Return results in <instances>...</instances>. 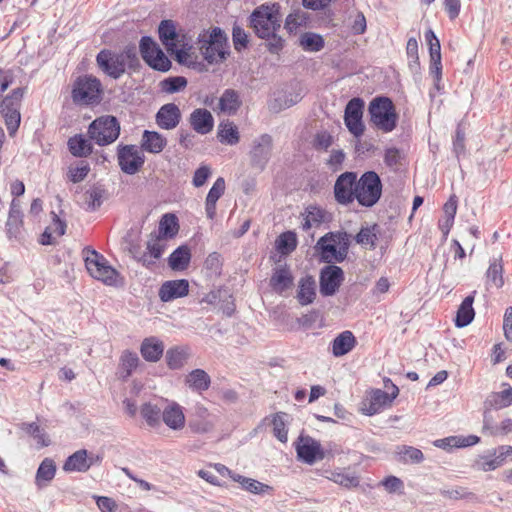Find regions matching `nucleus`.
<instances>
[{
    "mask_svg": "<svg viewBox=\"0 0 512 512\" xmlns=\"http://www.w3.org/2000/svg\"><path fill=\"white\" fill-rule=\"evenodd\" d=\"M504 285L503 265L501 256L494 258L486 272V287L501 288Z\"/></svg>",
    "mask_w": 512,
    "mask_h": 512,
    "instance_id": "36",
    "label": "nucleus"
},
{
    "mask_svg": "<svg viewBox=\"0 0 512 512\" xmlns=\"http://www.w3.org/2000/svg\"><path fill=\"white\" fill-rule=\"evenodd\" d=\"M90 141L82 134L75 135L68 140L69 151L76 157H87L93 149Z\"/></svg>",
    "mask_w": 512,
    "mask_h": 512,
    "instance_id": "40",
    "label": "nucleus"
},
{
    "mask_svg": "<svg viewBox=\"0 0 512 512\" xmlns=\"http://www.w3.org/2000/svg\"><path fill=\"white\" fill-rule=\"evenodd\" d=\"M363 109L364 101L361 98L351 99L345 108V125L355 137H360L364 133Z\"/></svg>",
    "mask_w": 512,
    "mask_h": 512,
    "instance_id": "17",
    "label": "nucleus"
},
{
    "mask_svg": "<svg viewBox=\"0 0 512 512\" xmlns=\"http://www.w3.org/2000/svg\"><path fill=\"white\" fill-rule=\"evenodd\" d=\"M178 229L177 217L174 214L167 213L162 216L159 222L158 236L164 239L172 238L178 233Z\"/></svg>",
    "mask_w": 512,
    "mask_h": 512,
    "instance_id": "44",
    "label": "nucleus"
},
{
    "mask_svg": "<svg viewBox=\"0 0 512 512\" xmlns=\"http://www.w3.org/2000/svg\"><path fill=\"white\" fill-rule=\"evenodd\" d=\"M189 292V282L185 279L164 282L159 289V297L163 302H169L184 297Z\"/></svg>",
    "mask_w": 512,
    "mask_h": 512,
    "instance_id": "22",
    "label": "nucleus"
},
{
    "mask_svg": "<svg viewBox=\"0 0 512 512\" xmlns=\"http://www.w3.org/2000/svg\"><path fill=\"white\" fill-rule=\"evenodd\" d=\"M139 366V358L137 354H124L118 368V375L122 379L128 378L133 370Z\"/></svg>",
    "mask_w": 512,
    "mask_h": 512,
    "instance_id": "52",
    "label": "nucleus"
},
{
    "mask_svg": "<svg viewBox=\"0 0 512 512\" xmlns=\"http://www.w3.org/2000/svg\"><path fill=\"white\" fill-rule=\"evenodd\" d=\"M309 20L310 17L307 12L297 9L287 16L284 28L290 34L296 33L299 28L306 27Z\"/></svg>",
    "mask_w": 512,
    "mask_h": 512,
    "instance_id": "43",
    "label": "nucleus"
},
{
    "mask_svg": "<svg viewBox=\"0 0 512 512\" xmlns=\"http://www.w3.org/2000/svg\"><path fill=\"white\" fill-rule=\"evenodd\" d=\"M162 411L160 407L150 402L145 403L141 407V415L146 423L151 427H156L160 424L162 417Z\"/></svg>",
    "mask_w": 512,
    "mask_h": 512,
    "instance_id": "50",
    "label": "nucleus"
},
{
    "mask_svg": "<svg viewBox=\"0 0 512 512\" xmlns=\"http://www.w3.org/2000/svg\"><path fill=\"white\" fill-rule=\"evenodd\" d=\"M426 41L429 44V52L432 64H439L441 60V46L438 38L432 30L425 33Z\"/></svg>",
    "mask_w": 512,
    "mask_h": 512,
    "instance_id": "58",
    "label": "nucleus"
},
{
    "mask_svg": "<svg viewBox=\"0 0 512 512\" xmlns=\"http://www.w3.org/2000/svg\"><path fill=\"white\" fill-rule=\"evenodd\" d=\"M6 230L9 238L18 239L22 232V215L15 200L12 201L8 220L6 222Z\"/></svg>",
    "mask_w": 512,
    "mask_h": 512,
    "instance_id": "37",
    "label": "nucleus"
},
{
    "mask_svg": "<svg viewBox=\"0 0 512 512\" xmlns=\"http://www.w3.org/2000/svg\"><path fill=\"white\" fill-rule=\"evenodd\" d=\"M326 240H332V242L336 243L339 248H345L346 255L348 254L350 235L347 232H329L321 237V242H325Z\"/></svg>",
    "mask_w": 512,
    "mask_h": 512,
    "instance_id": "60",
    "label": "nucleus"
},
{
    "mask_svg": "<svg viewBox=\"0 0 512 512\" xmlns=\"http://www.w3.org/2000/svg\"><path fill=\"white\" fill-rule=\"evenodd\" d=\"M273 140L269 134H262L255 138L250 150V159L253 167L263 170L270 160Z\"/></svg>",
    "mask_w": 512,
    "mask_h": 512,
    "instance_id": "15",
    "label": "nucleus"
},
{
    "mask_svg": "<svg viewBox=\"0 0 512 512\" xmlns=\"http://www.w3.org/2000/svg\"><path fill=\"white\" fill-rule=\"evenodd\" d=\"M382 195V182L374 171H367L361 175L356 184V200L361 206H374Z\"/></svg>",
    "mask_w": 512,
    "mask_h": 512,
    "instance_id": "5",
    "label": "nucleus"
},
{
    "mask_svg": "<svg viewBox=\"0 0 512 512\" xmlns=\"http://www.w3.org/2000/svg\"><path fill=\"white\" fill-rule=\"evenodd\" d=\"M232 39L234 48L237 51H241L242 49L247 47L248 44V35L245 30L240 26H234L232 31Z\"/></svg>",
    "mask_w": 512,
    "mask_h": 512,
    "instance_id": "63",
    "label": "nucleus"
},
{
    "mask_svg": "<svg viewBox=\"0 0 512 512\" xmlns=\"http://www.w3.org/2000/svg\"><path fill=\"white\" fill-rule=\"evenodd\" d=\"M190 124L197 133L205 135L212 131L214 118L207 109L198 108L190 114Z\"/></svg>",
    "mask_w": 512,
    "mask_h": 512,
    "instance_id": "23",
    "label": "nucleus"
},
{
    "mask_svg": "<svg viewBox=\"0 0 512 512\" xmlns=\"http://www.w3.org/2000/svg\"><path fill=\"white\" fill-rule=\"evenodd\" d=\"M117 158L120 169L128 174H136L144 165L145 156L135 145H119Z\"/></svg>",
    "mask_w": 512,
    "mask_h": 512,
    "instance_id": "13",
    "label": "nucleus"
},
{
    "mask_svg": "<svg viewBox=\"0 0 512 512\" xmlns=\"http://www.w3.org/2000/svg\"><path fill=\"white\" fill-rule=\"evenodd\" d=\"M357 340L349 330L341 332L332 342V352H350L356 346Z\"/></svg>",
    "mask_w": 512,
    "mask_h": 512,
    "instance_id": "45",
    "label": "nucleus"
},
{
    "mask_svg": "<svg viewBox=\"0 0 512 512\" xmlns=\"http://www.w3.org/2000/svg\"><path fill=\"white\" fill-rule=\"evenodd\" d=\"M90 172V165L86 161H79L68 168L67 177L73 183L83 181Z\"/></svg>",
    "mask_w": 512,
    "mask_h": 512,
    "instance_id": "54",
    "label": "nucleus"
},
{
    "mask_svg": "<svg viewBox=\"0 0 512 512\" xmlns=\"http://www.w3.org/2000/svg\"><path fill=\"white\" fill-rule=\"evenodd\" d=\"M502 465L500 458H498V452H496V448H494L484 455H479L475 459L473 467L477 470L488 472L494 471Z\"/></svg>",
    "mask_w": 512,
    "mask_h": 512,
    "instance_id": "38",
    "label": "nucleus"
},
{
    "mask_svg": "<svg viewBox=\"0 0 512 512\" xmlns=\"http://www.w3.org/2000/svg\"><path fill=\"white\" fill-rule=\"evenodd\" d=\"M512 405L510 385L503 384V390L491 392L484 401L485 411L495 409L500 410Z\"/></svg>",
    "mask_w": 512,
    "mask_h": 512,
    "instance_id": "26",
    "label": "nucleus"
},
{
    "mask_svg": "<svg viewBox=\"0 0 512 512\" xmlns=\"http://www.w3.org/2000/svg\"><path fill=\"white\" fill-rule=\"evenodd\" d=\"M344 281L342 268L336 265H327L320 271V293L323 296H333Z\"/></svg>",
    "mask_w": 512,
    "mask_h": 512,
    "instance_id": "14",
    "label": "nucleus"
},
{
    "mask_svg": "<svg viewBox=\"0 0 512 512\" xmlns=\"http://www.w3.org/2000/svg\"><path fill=\"white\" fill-rule=\"evenodd\" d=\"M87 134L99 146L112 144L120 135L119 121L112 115L97 117L90 123Z\"/></svg>",
    "mask_w": 512,
    "mask_h": 512,
    "instance_id": "4",
    "label": "nucleus"
},
{
    "mask_svg": "<svg viewBox=\"0 0 512 512\" xmlns=\"http://www.w3.org/2000/svg\"><path fill=\"white\" fill-rule=\"evenodd\" d=\"M296 452L298 458L309 465L314 464L318 460H323L325 457L320 442L309 436L299 437Z\"/></svg>",
    "mask_w": 512,
    "mask_h": 512,
    "instance_id": "18",
    "label": "nucleus"
},
{
    "mask_svg": "<svg viewBox=\"0 0 512 512\" xmlns=\"http://www.w3.org/2000/svg\"><path fill=\"white\" fill-rule=\"evenodd\" d=\"M391 388L392 392H384L381 389H372L369 392V396L362 402V413L372 416L379 413L385 406H390L399 394V389L395 384H391Z\"/></svg>",
    "mask_w": 512,
    "mask_h": 512,
    "instance_id": "12",
    "label": "nucleus"
},
{
    "mask_svg": "<svg viewBox=\"0 0 512 512\" xmlns=\"http://www.w3.org/2000/svg\"><path fill=\"white\" fill-rule=\"evenodd\" d=\"M163 422L172 430H181L185 425V415L182 407L176 402H170L162 411Z\"/></svg>",
    "mask_w": 512,
    "mask_h": 512,
    "instance_id": "24",
    "label": "nucleus"
},
{
    "mask_svg": "<svg viewBox=\"0 0 512 512\" xmlns=\"http://www.w3.org/2000/svg\"><path fill=\"white\" fill-rule=\"evenodd\" d=\"M482 433L492 437L506 436L512 433V419L505 418L499 424H493L492 417L484 411Z\"/></svg>",
    "mask_w": 512,
    "mask_h": 512,
    "instance_id": "25",
    "label": "nucleus"
},
{
    "mask_svg": "<svg viewBox=\"0 0 512 512\" xmlns=\"http://www.w3.org/2000/svg\"><path fill=\"white\" fill-rule=\"evenodd\" d=\"M317 247L320 250L321 259L325 263L343 262L346 259L345 248H338L337 244L332 240L321 242V238L317 242Z\"/></svg>",
    "mask_w": 512,
    "mask_h": 512,
    "instance_id": "28",
    "label": "nucleus"
},
{
    "mask_svg": "<svg viewBox=\"0 0 512 512\" xmlns=\"http://www.w3.org/2000/svg\"><path fill=\"white\" fill-rule=\"evenodd\" d=\"M182 118L179 107L174 103L164 104L156 114L157 125L165 130H172L178 126Z\"/></svg>",
    "mask_w": 512,
    "mask_h": 512,
    "instance_id": "21",
    "label": "nucleus"
},
{
    "mask_svg": "<svg viewBox=\"0 0 512 512\" xmlns=\"http://www.w3.org/2000/svg\"><path fill=\"white\" fill-rule=\"evenodd\" d=\"M102 95L101 82L93 76L79 78L73 88L72 98L78 104L99 103Z\"/></svg>",
    "mask_w": 512,
    "mask_h": 512,
    "instance_id": "11",
    "label": "nucleus"
},
{
    "mask_svg": "<svg viewBox=\"0 0 512 512\" xmlns=\"http://www.w3.org/2000/svg\"><path fill=\"white\" fill-rule=\"evenodd\" d=\"M357 175L354 172L341 174L334 185V196L336 201L342 205H348L356 199Z\"/></svg>",
    "mask_w": 512,
    "mask_h": 512,
    "instance_id": "16",
    "label": "nucleus"
},
{
    "mask_svg": "<svg viewBox=\"0 0 512 512\" xmlns=\"http://www.w3.org/2000/svg\"><path fill=\"white\" fill-rule=\"evenodd\" d=\"M368 110L371 122L377 129L388 133L396 128L398 115L390 98L384 96L374 98L370 102Z\"/></svg>",
    "mask_w": 512,
    "mask_h": 512,
    "instance_id": "3",
    "label": "nucleus"
},
{
    "mask_svg": "<svg viewBox=\"0 0 512 512\" xmlns=\"http://www.w3.org/2000/svg\"><path fill=\"white\" fill-rule=\"evenodd\" d=\"M85 265L89 274L106 285L116 284L118 272L108 264L103 255L86 249Z\"/></svg>",
    "mask_w": 512,
    "mask_h": 512,
    "instance_id": "9",
    "label": "nucleus"
},
{
    "mask_svg": "<svg viewBox=\"0 0 512 512\" xmlns=\"http://www.w3.org/2000/svg\"><path fill=\"white\" fill-rule=\"evenodd\" d=\"M140 52L142 58H150L153 53L160 50L158 44L152 38L144 36L140 40Z\"/></svg>",
    "mask_w": 512,
    "mask_h": 512,
    "instance_id": "64",
    "label": "nucleus"
},
{
    "mask_svg": "<svg viewBox=\"0 0 512 512\" xmlns=\"http://www.w3.org/2000/svg\"><path fill=\"white\" fill-rule=\"evenodd\" d=\"M165 240L166 239L158 235H150V239L148 240L146 246V250L149 252L150 258L160 259L166 247Z\"/></svg>",
    "mask_w": 512,
    "mask_h": 512,
    "instance_id": "56",
    "label": "nucleus"
},
{
    "mask_svg": "<svg viewBox=\"0 0 512 512\" xmlns=\"http://www.w3.org/2000/svg\"><path fill=\"white\" fill-rule=\"evenodd\" d=\"M217 137L221 143L235 145L239 142V132L231 121L221 122L218 127Z\"/></svg>",
    "mask_w": 512,
    "mask_h": 512,
    "instance_id": "42",
    "label": "nucleus"
},
{
    "mask_svg": "<svg viewBox=\"0 0 512 512\" xmlns=\"http://www.w3.org/2000/svg\"><path fill=\"white\" fill-rule=\"evenodd\" d=\"M299 43L303 50L310 52H318L324 47L323 37L312 32L302 34Z\"/></svg>",
    "mask_w": 512,
    "mask_h": 512,
    "instance_id": "48",
    "label": "nucleus"
},
{
    "mask_svg": "<svg viewBox=\"0 0 512 512\" xmlns=\"http://www.w3.org/2000/svg\"><path fill=\"white\" fill-rule=\"evenodd\" d=\"M293 284V276L286 264L278 265L270 279V285L274 291L282 293Z\"/></svg>",
    "mask_w": 512,
    "mask_h": 512,
    "instance_id": "29",
    "label": "nucleus"
},
{
    "mask_svg": "<svg viewBox=\"0 0 512 512\" xmlns=\"http://www.w3.org/2000/svg\"><path fill=\"white\" fill-rule=\"evenodd\" d=\"M251 25L258 37H270L280 28L278 10L274 5L257 8L251 15Z\"/></svg>",
    "mask_w": 512,
    "mask_h": 512,
    "instance_id": "7",
    "label": "nucleus"
},
{
    "mask_svg": "<svg viewBox=\"0 0 512 512\" xmlns=\"http://www.w3.org/2000/svg\"><path fill=\"white\" fill-rule=\"evenodd\" d=\"M315 280L311 276H306L299 281L297 298L301 305H308L315 298Z\"/></svg>",
    "mask_w": 512,
    "mask_h": 512,
    "instance_id": "41",
    "label": "nucleus"
},
{
    "mask_svg": "<svg viewBox=\"0 0 512 512\" xmlns=\"http://www.w3.org/2000/svg\"><path fill=\"white\" fill-rule=\"evenodd\" d=\"M166 145L167 140L162 134L149 130H145L143 132L141 139V147L143 150L149 153L158 154L164 150Z\"/></svg>",
    "mask_w": 512,
    "mask_h": 512,
    "instance_id": "30",
    "label": "nucleus"
},
{
    "mask_svg": "<svg viewBox=\"0 0 512 512\" xmlns=\"http://www.w3.org/2000/svg\"><path fill=\"white\" fill-rule=\"evenodd\" d=\"M190 250L186 246L178 247L169 257V265L173 270H184L189 265Z\"/></svg>",
    "mask_w": 512,
    "mask_h": 512,
    "instance_id": "47",
    "label": "nucleus"
},
{
    "mask_svg": "<svg viewBox=\"0 0 512 512\" xmlns=\"http://www.w3.org/2000/svg\"><path fill=\"white\" fill-rule=\"evenodd\" d=\"M398 454L404 462L421 463L424 460L422 451L412 446H402L399 448Z\"/></svg>",
    "mask_w": 512,
    "mask_h": 512,
    "instance_id": "59",
    "label": "nucleus"
},
{
    "mask_svg": "<svg viewBox=\"0 0 512 512\" xmlns=\"http://www.w3.org/2000/svg\"><path fill=\"white\" fill-rule=\"evenodd\" d=\"M105 190L98 185L92 186L85 192V204L90 211L97 210L102 205Z\"/></svg>",
    "mask_w": 512,
    "mask_h": 512,
    "instance_id": "51",
    "label": "nucleus"
},
{
    "mask_svg": "<svg viewBox=\"0 0 512 512\" xmlns=\"http://www.w3.org/2000/svg\"><path fill=\"white\" fill-rule=\"evenodd\" d=\"M217 418L202 404H196L189 420V427L196 433L211 432Z\"/></svg>",
    "mask_w": 512,
    "mask_h": 512,
    "instance_id": "19",
    "label": "nucleus"
},
{
    "mask_svg": "<svg viewBox=\"0 0 512 512\" xmlns=\"http://www.w3.org/2000/svg\"><path fill=\"white\" fill-rule=\"evenodd\" d=\"M197 39L199 50L208 63H217L226 58L227 36L219 27L202 31Z\"/></svg>",
    "mask_w": 512,
    "mask_h": 512,
    "instance_id": "1",
    "label": "nucleus"
},
{
    "mask_svg": "<svg viewBox=\"0 0 512 512\" xmlns=\"http://www.w3.org/2000/svg\"><path fill=\"white\" fill-rule=\"evenodd\" d=\"M158 33L167 51L178 47L180 40L189 38L186 34L177 31L176 24L173 20H162L158 27Z\"/></svg>",
    "mask_w": 512,
    "mask_h": 512,
    "instance_id": "20",
    "label": "nucleus"
},
{
    "mask_svg": "<svg viewBox=\"0 0 512 512\" xmlns=\"http://www.w3.org/2000/svg\"><path fill=\"white\" fill-rule=\"evenodd\" d=\"M327 478L345 488H353L359 485V478L357 476L344 471H332Z\"/></svg>",
    "mask_w": 512,
    "mask_h": 512,
    "instance_id": "53",
    "label": "nucleus"
},
{
    "mask_svg": "<svg viewBox=\"0 0 512 512\" xmlns=\"http://www.w3.org/2000/svg\"><path fill=\"white\" fill-rule=\"evenodd\" d=\"M187 86V79L182 76L169 77L160 82L161 91L172 94L183 90Z\"/></svg>",
    "mask_w": 512,
    "mask_h": 512,
    "instance_id": "55",
    "label": "nucleus"
},
{
    "mask_svg": "<svg viewBox=\"0 0 512 512\" xmlns=\"http://www.w3.org/2000/svg\"><path fill=\"white\" fill-rule=\"evenodd\" d=\"M193 46L191 44V38L182 39L173 50H168L171 55L175 56V60L183 65L192 66L195 64L196 56L193 53Z\"/></svg>",
    "mask_w": 512,
    "mask_h": 512,
    "instance_id": "32",
    "label": "nucleus"
},
{
    "mask_svg": "<svg viewBox=\"0 0 512 512\" xmlns=\"http://www.w3.org/2000/svg\"><path fill=\"white\" fill-rule=\"evenodd\" d=\"M242 105L240 94L234 89H226L219 99V108L228 115H234Z\"/></svg>",
    "mask_w": 512,
    "mask_h": 512,
    "instance_id": "34",
    "label": "nucleus"
},
{
    "mask_svg": "<svg viewBox=\"0 0 512 512\" xmlns=\"http://www.w3.org/2000/svg\"><path fill=\"white\" fill-rule=\"evenodd\" d=\"M91 467V461L88 459V451L80 449L70 455L63 465L66 472H87Z\"/></svg>",
    "mask_w": 512,
    "mask_h": 512,
    "instance_id": "27",
    "label": "nucleus"
},
{
    "mask_svg": "<svg viewBox=\"0 0 512 512\" xmlns=\"http://www.w3.org/2000/svg\"><path fill=\"white\" fill-rule=\"evenodd\" d=\"M475 294L476 291H473L472 294L464 298V300L460 304L455 319V324L457 327H465L468 324H470L474 319L475 311L473 308V302Z\"/></svg>",
    "mask_w": 512,
    "mask_h": 512,
    "instance_id": "33",
    "label": "nucleus"
},
{
    "mask_svg": "<svg viewBox=\"0 0 512 512\" xmlns=\"http://www.w3.org/2000/svg\"><path fill=\"white\" fill-rule=\"evenodd\" d=\"M85 265L89 274L106 285L116 284L118 272L108 264L103 255L86 249Z\"/></svg>",
    "mask_w": 512,
    "mask_h": 512,
    "instance_id": "8",
    "label": "nucleus"
},
{
    "mask_svg": "<svg viewBox=\"0 0 512 512\" xmlns=\"http://www.w3.org/2000/svg\"><path fill=\"white\" fill-rule=\"evenodd\" d=\"M85 265L89 274L106 285L116 284L118 272L108 264L103 255L86 249Z\"/></svg>",
    "mask_w": 512,
    "mask_h": 512,
    "instance_id": "10",
    "label": "nucleus"
},
{
    "mask_svg": "<svg viewBox=\"0 0 512 512\" xmlns=\"http://www.w3.org/2000/svg\"><path fill=\"white\" fill-rule=\"evenodd\" d=\"M186 384L192 390L202 393L210 387L211 378L204 370L195 369L187 375Z\"/></svg>",
    "mask_w": 512,
    "mask_h": 512,
    "instance_id": "39",
    "label": "nucleus"
},
{
    "mask_svg": "<svg viewBox=\"0 0 512 512\" xmlns=\"http://www.w3.org/2000/svg\"><path fill=\"white\" fill-rule=\"evenodd\" d=\"M296 247L297 237L292 231L282 233L276 240V248L283 255L290 254L296 249Z\"/></svg>",
    "mask_w": 512,
    "mask_h": 512,
    "instance_id": "49",
    "label": "nucleus"
},
{
    "mask_svg": "<svg viewBox=\"0 0 512 512\" xmlns=\"http://www.w3.org/2000/svg\"><path fill=\"white\" fill-rule=\"evenodd\" d=\"M225 192V180L219 177L210 188L205 202L206 215L209 219H213L216 215V203Z\"/></svg>",
    "mask_w": 512,
    "mask_h": 512,
    "instance_id": "31",
    "label": "nucleus"
},
{
    "mask_svg": "<svg viewBox=\"0 0 512 512\" xmlns=\"http://www.w3.org/2000/svg\"><path fill=\"white\" fill-rule=\"evenodd\" d=\"M379 229L376 224L363 226L355 235L354 239L357 244L365 249L374 250L378 240Z\"/></svg>",
    "mask_w": 512,
    "mask_h": 512,
    "instance_id": "35",
    "label": "nucleus"
},
{
    "mask_svg": "<svg viewBox=\"0 0 512 512\" xmlns=\"http://www.w3.org/2000/svg\"><path fill=\"white\" fill-rule=\"evenodd\" d=\"M22 429L29 435L33 436L41 446H48L49 440L45 433L41 430L40 426L36 422L24 423Z\"/></svg>",
    "mask_w": 512,
    "mask_h": 512,
    "instance_id": "61",
    "label": "nucleus"
},
{
    "mask_svg": "<svg viewBox=\"0 0 512 512\" xmlns=\"http://www.w3.org/2000/svg\"><path fill=\"white\" fill-rule=\"evenodd\" d=\"M25 89L18 87L5 96L0 103V114L4 118L10 136H14L21 122L20 107Z\"/></svg>",
    "mask_w": 512,
    "mask_h": 512,
    "instance_id": "6",
    "label": "nucleus"
},
{
    "mask_svg": "<svg viewBox=\"0 0 512 512\" xmlns=\"http://www.w3.org/2000/svg\"><path fill=\"white\" fill-rule=\"evenodd\" d=\"M441 495L448 499H470L474 494L463 487H455L441 490Z\"/></svg>",
    "mask_w": 512,
    "mask_h": 512,
    "instance_id": "62",
    "label": "nucleus"
},
{
    "mask_svg": "<svg viewBox=\"0 0 512 512\" xmlns=\"http://www.w3.org/2000/svg\"><path fill=\"white\" fill-rule=\"evenodd\" d=\"M136 60V54L132 49L121 53L103 49L96 56L100 70L113 79H119L125 73L127 63L131 64Z\"/></svg>",
    "mask_w": 512,
    "mask_h": 512,
    "instance_id": "2",
    "label": "nucleus"
},
{
    "mask_svg": "<svg viewBox=\"0 0 512 512\" xmlns=\"http://www.w3.org/2000/svg\"><path fill=\"white\" fill-rule=\"evenodd\" d=\"M56 473V466L53 460L45 458L38 467L36 473V484L38 487L45 486L50 482Z\"/></svg>",
    "mask_w": 512,
    "mask_h": 512,
    "instance_id": "46",
    "label": "nucleus"
},
{
    "mask_svg": "<svg viewBox=\"0 0 512 512\" xmlns=\"http://www.w3.org/2000/svg\"><path fill=\"white\" fill-rule=\"evenodd\" d=\"M285 416V413H277L272 420L274 436L282 443H286L288 439V431L284 420Z\"/></svg>",
    "mask_w": 512,
    "mask_h": 512,
    "instance_id": "57",
    "label": "nucleus"
}]
</instances>
